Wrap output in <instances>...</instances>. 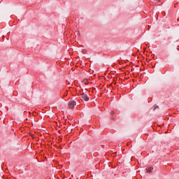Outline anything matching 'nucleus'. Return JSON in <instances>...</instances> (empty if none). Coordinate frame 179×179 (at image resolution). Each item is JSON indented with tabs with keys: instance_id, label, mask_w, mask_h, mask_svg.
<instances>
[{
	"instance_id": "obj_1",
	"label": "nucleus",
	"mask_w": 179,
	"mask_h": 179,
	"mask_svg": "<svg viewBox=\"0 0 179 179\" xmlns=\"http://www.w3.org/2000/svg\"><path fill=\"white\" fill-rule=\"evenodd\" d=\"M80 99L83 101H89V96H87V94L85 92H83L82 94H80Z\"/></svg>"
},
{
	"instance_id": "obj_2",
	"label": "nucleus",
	"mask_w": 179,
	"mask_h": 179,
	"mask_svg": "<svg viewBox=\"0 0 179 179\" xmlns=\"http://www.w3.org/2000/svg\"><path fill=\"white\" fill-rule=\"evenodd\" d=\"M75 106H76V101H70L69 102V108H73V107H75Z\"/></svg>"
},
{
	"instance_id": "obj_3",
	"label": "nucleus",
	"mask_w": 179,
	"mask_h": 179,
	"mask_svg": "<svg viewBox=\"0 0 179 179\" xmlns=\"http://www.w3.org/2000/svg\"><path fill=\"white\" fill-rule=\"evenodd\" d=\"M145 170L148 173H152V171L153 170V167L147 168Z\"/></svg>"
},
{
	"instance_id": "obj_4",
	"label": "nucleus",
	"mask_w": 179,
	"mask_h": 179,
	"mask_svg": "<svg viewBox=\"0 0 179 179\" xmlns=\"http://www.w3.org/2000/svg\"><path fill=\"white\" fill-rule=\"evenodd\" d=\"M112 114H114V112H113V111H112Z\"/></svg>"
}]
</instances>
